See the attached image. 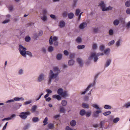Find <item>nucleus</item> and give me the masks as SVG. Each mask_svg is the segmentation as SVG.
I'll return each mask as SVG.
<instances>
[{
    "label": "nucleus",
    "mask_w": 130,
    "mask_h": 130,
    "mask_svg": "<svg viewBox=\"0 0 130 130\" xmlns=\"http://www.w3.org/2000/svg\"><path fill=\"white\" fill-rule=\"evenodd\" d=\"M120 120V118L118 117H117L114 119L113 120V122L114 123H117Z\"/></svg>",
    "instance_id": "29"
},
{
    "label": "nucleus",
    "mask_w": 130,
    "mask_h": 130,
    "mask_svg": "<svg viewBox=\"0 0 130 130\" xmlns=\"http://www.w3.org/2000/svg\"><path fill=\"white\" fill-rule=\"evenodd\" d=\"M77 61L79 65L82 66L83 64V62L82 59L80 58H78L77 59Z\"/></svg>",
    "instance_id": "15"
},
{
    "label": "nucleus",
    "mask_w": 130,
    "mask_h": 130,
    "mask_svg": "<svg viewBox=\"0 0 130 130\" xmlns=\"http://www.w3.org/2000/svg\"><path fill=\"white\" fill-rule=\"evenodd\" d=\"M48 118L47 117L45 118L43 122L44 125H45L48 124Z\"/></svg>",
    "instance_id": "33"
},
{
    "label": "nucleus",
    "mask_w": 130,
    "mask_h": 130,
    "mask_svg": "<svg viewBox=\"0 0 130 130\" xmlns=\"http://www.w3.org/2000/svg\"><path fill=\"white\" fill-rule=\"evenodd\" d=\"M122 43V40L121 39H119L116 42L115 45L117 47H118L121 45Z\"/></svg>",
    "instance_id": "16"
},
{
    "label": "nucleus",
    "mask_w": 130,
    "mask_h": 130,
    "mask_svg": "<svg viewBox=\"0 0 130 130\" xmlns=\"http://www.w3.org/2000/svg\"><path fill=\"white\" fill-rule=\"evenodd\" d=\"M74 16V14L72 12H71L68 14L69 18L70 19H71L73 18Z\"/></svg>",
    "instance_id": "35"
},
{
    "label": "nucleus",
    "mask_w": 130,
    "mask_h": 130,
    "mask_svg": "<svg viewBox=\"0 0 130 130\" xmlns=\"http://www.w3.org/2000/svg\"><path fill=\"white\" fill-rule=\"evenodd\" d=\"M58 94L62 97H67L69 96L67 92L66 91H63L62 88H59L57 90Z\"/></svg>",
    "instance_id": "5"
},
{
    "label": "nucleus",
    "mask_w": 130,
    "mask_h": 130,
    "mask_svg": "<svg viewBox=\"0 0 130 130\" xmlns=\"http://www.w3.org/2000/svg\"><path fill=\"white\" fill-rule=\"evenodd\" d=\"M38 107L37 106L35 105L33 106L31 108V111L32 113H34L36 111V110Z\"/></svg>",
    "instance_id": "18"
},
{
    "label": "nucleus",
    "mask_w": 130,
    "mask_h": 130,
    "mask_svg": "<svg viewBox=\"0 0 130 130\" xmlns=\"http://www.w3.org/2000/svg\"><path fill=\"white\" fill-rule=\"evenodd\" d=\"M16 117V115L15 114L12 115L10 117H9L10 120L13 119H14Z\"/></svg>",
    "instance_id": "49"
},
{
    "label": "nucleus",
    "mask_w": 130,
    "mask_h": 130,
    "mask_svg": "<svg viewBox=\"0 0 130 130\" xmlns=\"http://www.w3.org/2000/svg\"><path fill=\"white\" fill-rule=\"evenodd\" d=\"M40 18L42 21L43 22H46L47 20V16L45 14H43L40 17Z\"/></svg>",
    "instance_id": "13"
},
{
    "label": "nucleus",
    "mask_w": 130,
    "mask_h": 130,
    "mask_svg": "<svg viewBox=\"0 0 130 130\" xmlns=\"http://www.w3.org/2000/svg\"><path fill=\"white\" fill-rule=\"evenodd\" d=\"M115 42V41L114 40H112L110 41L108 43V46L112 45Z\"/></svg>",
    "instance_id": "42"
},
{
    "label": "nucleus",
    "mask_w": 130,
    "mask_h": 130,
    "mask_svg": "<svg viewBox=\"0 0 130 130\" xmlns=\"http://www.w3.org/2000/svg\"><path fill=\"white\" fill-rule=\"evenodd\" d=\"M70 124L72 126H74L76 125V122L75 120H72L71 121Z\"/></svg>",
    "instance_id": "31"
},
{
    "label": "nucleus",
    "mask_w": 130,
    "mask_h": 130,
    "mask_svg": "<svg viewBox=\"0 0 130 130\" xmlns=\"http://www.w3.org/2000/svg\"><path fill=\"white\" fill-rule=\"evenodd\" d=\"M52 97L54 99L56 98L58 100L61 99V97L59 95H54Z\"/></svg>",
    "instance_id": "20"
},
{
    "label": "nucleus",
    "mask_w": 130,
    "mask_h": 130,
    "mask_svg": "<svg viewBox=\"0 0 130 130\" xmlns=\"http://www.w3.org/2000/svg\"><path fill=\"white\" fill-rule=\"evenodd\" d=\"M25 40L26 41L29 42L30 40V38L29 36H27L25 38Z\"/></svg>",
    "instance_id": "48"
},
{
    "label": "nucleus",
    "mask_w": 130,
    "mask_h": 130,
    "mask_svg": "<svg viewBox=\"0 0 130 130\" xmlns=\"http://www.w3.org/2000/svg\"><path fill=\"white\" fill-rule=\"evenodd\" d=\"M26 54H27L30 57H32V55L31 53L29 51H26Z\"/></svg>",
    "instance_id": "54"
},
{
    "label": "nucleus",
    "mask_w": 130,
    "mask_h": 130,
    "mask_svg": "<svg viewBox=\"0 0 130 130\" xmlns=\"http://www.w3.org/2000/svg\"><path fill=\"white\" fill-rule=\"evenodd\" d=\"M19 50L21 55L23 57H26V48L23 46L22 45H20L19 46Z\"/></svg>",
    "instance_id": "4"
},
{
    "label": "nucleus",
    "mask_w": 130,
    "mask_h": 130,
    "mask_svg": "<svg viewBox=\"0 0 130 130\" xmlns=\"http://www.w3.org/2000/svg\"><path fill=\"white\" fill-rule=\"evenodd\" d=\"M92 106L94 108L99 110V109H101L99 106L96 104H93L92 105Z\"/></svg>",
    "instance_id": "28"
},
{
    "label": "nucleus",
    "mask_w": 130,
    "mask_h": 130,
    "mask_svg": "<svg viewBox=\"0 0 130 130\" xmlns=\"http://www.w3.org/2000/svg\"><path fill=\"white\" fill-rule=\"evenodd\" d=\"M112 59L111 58L107 59L104 64V67L106 68L108 67L111 63Z\"/></svg>",
    "instance_id": "11"
},
{
    "label": "nucleus",
    "mask_w": 130,
    "mask_h": 130,
    "mask_svg": "<svg viewBox=\"0 0 130 130\" xmlns=\"http://www.w3.org/2000/svg\"><path fill=\"white\" fill-rule=\"evenodd\" d=\"M65 24L63 20H62L59 22V26L60 28H62L64 27Z\"/></svg>",
    "instance_id": "17"
},
{
    "label": "nucleus",
    "mask_w": 130,
    "mask_h": 130,
    "mask_svg": "<svg viewBox=\"0 0 130 130\" xmlns=\"http://www.w3.org/2000/svg\"><path fill=\"white\" fill-rule=\"evenodd\" d=\"M10 21V19H6L3 22V24H6L7 23H8V22H9Z\"/></svg>",
    "instance_id": "53"
},
{
    "label": "nucleus",
    "mask_w": 130,
    "mask_h": 130,
    "mask_svg": "<svg viewBox=\"0 0 130 130\" xmlns=\"http://www.w3.org/2000/svg\"><path fill=\"white\" fill-rule=\"evenodd\" d=\"M54 48L52 46H49L48 48V51L50 52H52L54 50Z\"/></svg>",
    "instance_id": "30"
},
{
    "label": "nucleus",
    "mask_w": 130,
    "mask_h": 130,
    "mask_svg": "<svg viewBox=\"0 0 130 130\" xmlns=\"http://www.w3.org/2000/svg\"><path fill=\"white\" fill-rule=\"evenodd\" d=\"M46 101L47 102H49L51 100V98L50 97L47 98H45Z\"/></svg>",
    "instance_id": "62"
},
{
    "label": "nucleus",
    "mask_w": 130,
    "mask_h": 130,
    "mask_svg": "<svg viewBox=\"0 0 130 130\" xmlns=\"http://www.w3.org/2000/svg\"><path fill=\"white\" fill-rule=\"evenodd\" d=\"M126 26L127 29L130 28V21H128L126 24Z\"/></svg>",
    "instance_id": "50"
},
{
    "label": "nucleus",
    "mask_w": 130,
    "mask_h": 130,
    "mask_svg": "<svg viewBox=\"0 0 130 130\" xmlns=\"http://www.w3.org/2000/svg\"><path fill=\"white\" fill-rule=\"evenodd\" d=\"M100 27H95L93 28V31L95 33H97L99 30Z\"/></svg>",
    "instance_id": "38"
},
{
    "label": "nucleus",
    "mask_w": 130,
    "mask_h": 130,
    "mask_svg": "<svg viewBox=\"0 0 130 130\" xmlns=\"http://www.w3.org/2000/svg\"><path fill=\"white\" fill-rule=\"evenodd\" d=\"M110 49L109 48H107L104 51V54L106 55H108L110 52Z\"/></svg>",
    "instance_id": "19"
},
{
    "label": "nucleus",
    "mask_w": 130,
    "mask_h": 130,
    "mask_svg": "<svg viewBox=\"0 0 130 130\" xmlns=\"http://www.w3.org/2000/svg\"><path fill=\"white\" fill-rule=\"evenodd\" d=\"M126 12L127 14H130V9L128 8L126 10Z\"/></svg>",
    "instance_id": "64"
},
{
    "label": "nucleus",
    "mask_w": 130,
    "mask_h": 130,
    "mask_svg": "<svg viewBox=\"0 0 130 130\" xmlns=\"http://www.w3.org/2000/svg\"><path fill=\"white\" fill-rule=\"evenodd\" d=\"M67 104V102L66 101L63 100L61 102V104L62 106H66Z\"/></svg>",
    "instance_id": "43"
},
{
    "label": "nucleus",
    "mask_w": 130,
    "mask_h": 130,
    "mask_svg": "<svg viewBox=\"0 0 130 130\" xmlns=\"http://www.w3.org/2000/svg\"><path fill=\"white\" fill-rule=\"evenodd\" d=\"M59 112L61 113H64L65 112V110L64 107L60 106L59 108Z\"/></svg>",
    "instance_id": "23"
},
{
    "label": "nucleus",
    "mask_w": 130,
    "mask_h": 130,
    "mask_svg": "<svg viewBox=\"0 0 130 130\" xmlns=\"http://www.w3.org/2000/svg\"><path fill=\"white\" fill-rule=\"evenodd\" d=\"M124 106L127 108L130 107V102H128L125 104Z\"/></svg>",
    "instance_id": "52"
},
{
    "label": "nucleus",
    "mask_w": 130,
    "mask_h": 130,
    "mask_svg": "<svg viewBox=\"0 0 130 130\" xmlns=\"http://www.w3.org/2000/svg\"><path fill=\"white\" fill-rule=\"evenodd\" d=\"M98 75H96L95 76L94 78L95 79V80L96 79ZM95 83L96 82L95 80H94L93 82L90 84H89V85L88 86L87 88L86 89H85V91H82L80 92V93L81 94H85L86 92H87L89 90V89L90 88L95 85Z\"/></svg>",
    "instance_id": "3"
},
{
    "label": "nucleus",
    "mask_w": 130,
    "mask_h": 130,
    "mask_svg": "<svg viewBox=\"0 0 130 130\" xmlns=\"http://www.w3.org/2000/svg\"><path fill=\"white\" fill-rule=\"evenodd\" d=\"M76 41L77 42L80 43L82 41V38L80 37H78L76 40Z\"/></svg>",
    "instance_id": "41"
},
{
    "label": "nucleus",
    "mask_w": 130,
    "mask_h": 130,
    "mask_svg": "<svg viewBox=\"0 0 130 130\" xmlns=\"http://www.w3.org/2000/svg\"><path fill=\"white\" fill-rule=\"evenodd\" d=\"M32 102V100H30L24 103V105H26L31 103Z\"/></svg>",
    "instance_id": "51"
},
{
    "label": "nucleus",
    "mask_w": 130,
    "mask_h": 130,
    "mask_svg": "<svg viewBox=\"0 0 130 130\" xmlns=\"http://www.w3.org/2000/svg\"><path fill=\"white\" fill-rule=\"evenodd\" d=\"M62 55L61 54H57L56 56L57 59L58 60L61 59L62 58Z\"/></svg>",
    "instance_id": "34"
},
{
    "label": "nucleus",
    "mask_w": 130,
    "mask_h": 130,
    "mask_svg": "<svg viewBox=\"0 0 130 130\" xmlns=\"http://www.w3.org/2000/svg\"><path fill=\"white\" fill-rule=\"evenodd\" d=\"M109 34L110 35H112L113 34V32L112 29H110L109 31Z\"/></svg>",
    "instance_id": "57"
},
{
    "label": "nucleus",
    "mask_w": 130,
    "mask_h": 130,
    "mask_svg": "<svg viewBox=\"0 0 130 130\" xmlns=\"http://www.w3.org/2000/svg\"><path fill=\"white\" fill-rule=\"evenodd\" d=\"M87 25V23L86 22H83L81 23L79 25L80 29H83L85 28Z\"/></svg>",
    "instance_id": "14"
},
{
    "label": "nucleus",
    "mask_w": 130,
    "mask_h": 130,
    "mask_svg": "<svg viewBox=\"0 0 130 130\" xmlns=\"http://www.w3.org/2000/svg\"><path fill=\"white\" fill-rule=\"evenodd\" d=\"M45 75L44 73H40L37 78V82H40L44 80L45 79Z\"/></svg>",
    "instance_id": "8"
},
{
    "label": "nucleus",
    "mask_w": 130,
    "mask_h": 130,
    "mask_svg": "<svg viewBox=\"0 0 130 130\" xmlns=\"http://www.w3.org/2000/svg\"><path fill=\"white\" fill-rule=\"evenodd\" d=\"M125 6L126 7H129L130 6V1L127 0L125 3Z\"/></svg>",
    "instance_id": "40"
},
{
    "label": "nucleus",
    "mask_w": 130,
    "mask_h": 130,
    "mask_svg": "<svg viewBox=\"0 0 130 130\" xmlns=\"http://www.w3.org/2000/svg\"><path fill=\"white\" fill-rule=\"evenodd\" d=\"M50 16L54 20H56V16L54 14H51L50 15Z\"/></svg>",
    "instance_id": "56"
},
{
    "label": "nucleus",
    "mask_w": 130,
    "mask_h": 130,
    "mask_svg": "<svg viewBox=\"0 0 130 130\" xmlns=\"http://www.w3.org/2000/svg\"><path fill=\"white\" fill-rule=\"evenodd\" d=\"M32 121L34 122H37L39 121V119L37 117H35L32 119Z\"/></svg>",
    "instance_id": "39"
},
{
    "label": "nucleus",
    "mask_w": 130,
    "mask_h": 130,
    "mask_svg": "<svg viewBox=\"0 0 130 130\" xmlns=\"http://www.w3.org/2000/svg\"><path fill=\"white\" fill-rule=\"evenodd\" d=\"M24 73V70L22 69H19L18 71V74L19 75H22Z\"/></svg>",
    "instance_id": "21"
},
{
    "label": "nucleus",
    "mask_w": 130,
    "mask_h": 130,
    "mask_svg": "<svg viewBox=\"0 0 130 130\" xmlns=\"http://www.w3.org/2000/svg\"><path fill=\"white\" fill-rule=\"evenodd\" d=\"M91 111L86 112V116L87 117H90L91 115Z\"/></svg>",
    "instance_id": "44"
},
{
    "label": "nucleus",
    "mask_w": 130,
    "mask_h": 130,
    "mask_svg": "<svg viewBox=\"0 0 130 130\" xmlns=\"http://www.w3.org/2000/svg\"><path fill=\"white\" fill-rule=\"evenodd\" d=\"M105 46V45L103 44L99 46V50L101 51H104Z\"/></svg>",
    "instance_id": "26"
},
{
    "label": "nucleus",
    "mask_w": 130,
    "mask_h": 130,
    "mask_svg": "<svg viewBox=\"0 0 130 130\" xmlns=\"http://www.w3.org/2000/svg\"><path fill=\"white\" fill-rule=\"evenodd\" d=\"M30 112L29 111L23 112L20 113L19 116L22 119L25 120L27 118V116L30 115Z\"/></svg>",
    "instance_id": "7"
},
{
    "label": "nucleus",
    "mask_w": 130,
    "mask_h": 130,
    "mask_svg": "<svg viewBox=\"0 0 130 130\" xmlns=\"http://www.w3.org/2000/svg\"><path fill=\"white\" fill-rule=\"evenodd\" d=\"M111 113L110 111H107L103 113V115L105 116H107L108 115H110Z\"/></svg>",
    "instance_id": "47"
},
{
    "label": "nucleus",
    "mask_w": 130,
    "mask_h": 130,
    "mask_svg": "<svg viewBox=\"0 0 130 130\" xmlns=\"http://www.w3.org/2000/svg\"><path fill=\"white\" fill-rule=\"evenodd\" d=\"M120 23V21L118 19L115 20L113 22V25L115 26L118 25Z\"/></svg>",
    "instance_id": "22"
},
{
    "label": "nucleus",
    "mask_w": 130,
    "mask_h": 130,
    "mask_svg": "<svg viewBox=\"0 0 130 130\" xmlns=\"http://www.w3.org/2000/svg\"><path fill=\"white\" fill-rule=\"evenodd\" d=\"M74 61L73 59H71L69 61L68 65L69 66H73L74 64Z\"/></svg>",
    "instance_id": "24"
},
{
    "label": "nucleus",
    "mask_w": 130,
    "mask_h": 130,
    "mask_svg": "<svg viewBox=\"0 0 130 130\" xmlns=\"http://www.w3.org/2000/svg\"><path fill=\"white\" fill-rule=\"evenodd\" d=\"M105 123L104 121H103L100 122V128H102Z\"/></svg>",
    "instance_id": "55"
},
{
    "label": "nucleus",
    "mask_w": 130,
    "mask_h": 130,
    "mask_svg": "<svg viewBox=\"0 0 130 130\" xmlns=\"http://www.w3.org/2000/svg\"><path fill=\"white\" fill-rule=\"evenodd\" d=\"M63 53L66 56H68L69 54V53L67 50L64 51L63 52Z\"/></svg>",
    "instance_id": "60"
},
{
    "label": "nucleus",
    "mask_w": 130,
    "mask_h": 130,
    "mask_svg": "<svg viewBox=\"0 0 130 130\" xmlns=\"http://www.w3.org/2000/svg\"><path fill=\"white\" fill-rule=\"evenodd\" d=\"M67 12L66 11L64 12L62 14L63 17H67Z\"/></svg>",
    "instance_id": "58"
},
{
    "label": "nucleus",
    "mask_w": 130,
    "mask_h": 130,
    "mask_svg": "<svg viewBox=\"0 0 130 130\" xmlns=\"http://www.w3.org/2000/svg\"><path fill=\"white\" fill-rule=\"evenodd\" d=\"M98 45L96 43H94L92 44V49L93 50H96L98 48Z\"/></svg>",
    "instance_id": "36"
},
{
    "label": "nucleus",
    "mask_w": 130,
    "mask_h": 130,
    "mask_svg": "<svg viewBox=\"0 0 130 130\" xmlns=\"http://www.w3.org/2000/svg\"><path fill=\"white\" fill-rule=\"evenodd\" d=\"M85 46L84 45H79L77 46V48L78 49H81L84 48Z\"/></svg>",
    "instance_id": "45"
},
{
    "label": "nucleus",
    "mask_w": 130,
    "mask_h": 130,
    "mask_svg": "<svg viewBox=\"0 0 130 130\" xmlns=\"http://www.w3.org/2000/svg\"><path fill=\"white\" fill-rule=\"evenodd\" d=\"M102 112L101 109H99L94 112L93 113V115L94 117H97L99 116V114Z\"/></svg>",
    "instance_id": "12"
},
{
    "label": "nucleus",
    "mask_w": 130,
    "mask_h": 130,
    "mask_svg": "<svg viewBox=\"0 0 130 130\" xmlns=\"http://www.w3.org/2000/svg\"><path fill=\"white\" fill-rule=\"evenodd\" d=\"M60 70L57 67H54L53 71L50 70L48 73V83L51 84L52 80L55 79V82L58 81L59 78L58 77L59 74L60 72Z\"/></svg>",
    "instance_id": "1"
},
{
    "label": "nucleus",
    "mask_w": 130,
    "mask_h": 130,
    "mask_svg": "<svg viewBox=\"0 0 130 130\" xmlns=\"http://www.w3.org/2000/svg\"><path fill=\"white\" fill-rule=\"evenodd\" d=\"M112 107L108 105H106L104 106V108L106 109H110L112 108Z\"/></svg>",
    "instance_id": "37"
},
{
    "label": "nucleus",
    "mask_w": 130,
    "mask_h": 130,
    "mask_svg": "<svg viewBox=\"0 0 130 130\" xmlns=\"http://www.w3.org/2000/svg\"><path fill=\"white\" fill-rule=\"evenodd\" d=\"M24 100V99L23 97L19 98L18 97H15L13 99H11L7 101L5 103H6L14 102L15 101H23Z\"/></svg>",
    "instance_id": "9"
},
{
    "label": "nucleus",
    "mask_w": 130,
    "mask_h": 130,
    "mask_svg": "<svg viewBox=\"0 0 130 130\" xmlns=\"http://www.w3.org/2000/svg\"><path fill=\"white\" fill-rule=\"evenodd\" d=\"M80 12V10L79 9H77L76 10L75 15L76 16H79Z\"/></svg>",
    "instance_id": "46"
},
{
    "label": "nucleus",
    "mask_w": 130,
    "mask_h": 130,
    "mask_svg": "<svg viewBox=\"0 0 130 130\" xmlns=\"http://www.w3.org/2000/svg\"><path fill=\"white\" fill-rule=\"evenodd\" d=\"M82 106L84 108L88 109L89 108V104L86 103H83L82 104Z\"/></svg>",
    "instance_id": "25"
},
{
    "label": "nucleus",
    "mask_w": 130,
    "mask_h": 130,
    "mask_svg": "<svg viewBox=\"0 0 130 130\" xmlns=\"http://www.w3.org/2000/svg\"><path fill=\"white\" fill-rule=\"evenodd\" d=\"M98 6L103 11L111 10L112 8V7L110 6L106 7V5L103 1H101L99 3Z\"/></svg>",
    "instance_id": "2"
},
{
    "label": "nucleus",
    "mask_w": 130,
    "mask_h": 130,
    "mask_svg": "<svg viewBox=\"0 0 130 130\" xmlns=\"http://www.w3.org/2000/svg\"><path fill=\"white\" fill-rule=\"evenodd\" d=\"M58 40V37L56 36L52 38V36H51L50 38L49 43L50 45L52 44H53V42L56 41Z\"/></svg>",
    "instance_id": "10"
},
{
    "label": "nucleus",
    "mask_w": 130,
    "mask_h": 130,
    "mask_svg": "<svg viewBox=\"0 0 130 130\" xmlns=\"http://www.w3.org/2000/svg\"><path fill=\"white\" fill-rule=\"evenodd\" d=\"M66 130H72L73 129L70 127L69 126H67L65 128Z\"/></svg>",
    "instance_id": "63"
},
{
    "label": "nucleus",
    "mask_w": 130,
    "mask_h": 130,
    "mask_svg": "<svg viewBox=\"0 0 130 130\" xmlns=\"http://www.w3.org/2000/svg\"><path fill=\"white\" fill-rule=\"evenodd\" d=\"M48 127L49 129H52L54 128V125L53 124L49 123L48 125Z\"/></svg>",
    "instance_id": "32"
},
{
    "label": "nucleus",
    "mask_w": 130,
    "mask_h": 130,
    "mask_svg": "<svg viewBox=\"0 0 130 130\" xmlns=\"http://www.w3.org/2000/svg\"><path fill=\"white\" fill-rule=\"evenodd\" d=\"M86 113V111L84 109H82L80 110L79 114L82 116L85 115Z\"/></svg>",
    "instance_id": "27"
},
{
    "label": "nucleus",
    "mask_w": 130,
    "mask_h": 130,
    "mask_svg": "<svg viewBox=\"0 0 130 130\" xmlns=\"http://www.w3.org/2000/svg\"><path fill=\"white\" fill-rule=\"evenodd\" d=\"M46 91L48 94L51 93L52 92V91L49 89H47L46 90Z\"/></svg>",
    "instance_id": "61"
},
{
    "label": "nucleus",
    "mask_w": 130,
    "mask_h": 130,
    "mask_svg": "<svg viewBox=\"0 0 130 130\" xmlns=\"http://www.w3.org/2000/svg\"><path fill=\"white\" fill-rule=\"evenodd\" d=\"M98 56L96 53L92 52L91 53L90 56L89 57L88 59L91 60L93 59L94 62H96L98 60Z\"/></svg>",
    "instance_id": "6"
},
{
    "label": "nucleus",
    "mask_w": 130,
    "mask_h": 130,
    "mask_svg": "<svg viewBox=\"0 0 130 130\" xmlns=\"http://www.w3.org/2000/svg\"><path fill=\"white\" fill-rule=\"evenodd\" d=\"M43 14H46L47 13V10L45 9H44L43 10Z\"/></svg>",
    "instance_id": "59"
}]
</instances>
